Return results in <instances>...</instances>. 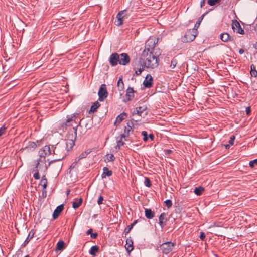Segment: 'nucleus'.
I'll use <instances>...</instances> for the list:
<instances>
[{
	"mask_svg": "<svg viewBox=\"0 0 257 257\" xmlns=\"http://www.w3.org/2000/svg\"><path fill=\"white\" fill-rule=\"evenodd\" d=\"M73 127V131L71 133L69 132L67 135V139L65 141L58 143L53 148V154L58 156L59 158L55 160L51 161V162L56 161H61L68 154L69 151L71 150L75 145V141L77 136V127Z\"/></svg>",
	"mask_w": 257,
	"mask_h": 257,
	"instance_id": "obj_1",
	"label": "nucleus"
},
{
	"mask_svg": "<svg viewBox=\"0 0 257 257\" xmlns=\"http://www.w3.org/2000/svg\"><path fill=\"white\" fill-rule=\"evenodd\" d=\"M147 50L149 52V53H147V57L146 58L145 61L144 60L142 61L140 60V62L141 65L143 64V65L147 68L152 69L157 67L159 65L158 58L156 57L153 53L150 52L149 49H147Z\"/></svg>",
	"mask_w": 257,
	"mask_h": 257,
	"instance_id": "obj_2",
	"label": "nucleus"
},
{
	"mask_svg": "<svg viewBox=\"0 0 257 257\" xmlns=\"http://www.w3.org/2000/svg\"><path fill=\"white\" fill-rule=\"evenodd\" d=\"M197 35V30L195 28L187 30L184 36L182 37V41L187 43L195 39Z\"/></svg>",
	"mask_w": 257,
	"mask_h": 257,
	"instance_id": "obj_3",
	"label": "nucleus"
},
{
	"mask_svg": "<svg viewBox=\"0 0 257 257\" xmlns=\"http://www.w3.org/2000/svg\"><path fill=\"white\" fill-rule=\"evenodd\" d=\"M175 244L171 241L163 243L160 245V249L164 254L167 255L174 249Z\"/></svg>",
	"mask_w": 257,
	"mask_h": 257,
	"instance_id": "obj_4",
	"label": "nucleus"
},
{
	"mask_svg": "<svg viewBox=\"0 0 257 257\" xmlns=\"http://www.w3.org/2000/svg\"><path fill=\"white\" fill-rule=\"evenodd\" d=\"M99 96L98 100L100 101H103L108 95V93L107 91L106 85L104 84L101 85L99 90L98 92Z\"/></svg>",
	"mask_w": 257,
	"mask_h": 257,
	"instance_id": "obj_5",
	"label": "nucleus"
},
{
	"mask_svg": "<svg viewBox=\"0 0 257 257\" xmlns=\"http://www.w3.org/2000/svg\"><path fill=\"white\" fill-rule=\"evenodd\" d=\"M79 116V113H75L70 115H67L66 121L62 124V126L66 128L67 126H71L72 124H71V122L75 121Z\"/></svg>",
	"mask_w": 257,
	"mask_h": 257,
	"instance_id": "obj_6",
	"label": "nucleus"
},
{
	"mask_svg": "<svg viewBox=\"0 0 257 257\" xmlns=\"http://www.w3.org/2000/svg\"><path fill=\"white\" fill-rule=\"evenodd\" d=\"M119 54L117 53H113L109 57V62L110 65L112 67L116 66L119 64Z\"/></svg>",
	"mask_w": 257,
	"mask_h": 257,
	"instance_id": "obj_7",
	"label": "nucleus"
},
{
	"mask_svg": "<svg viewBox=\"0 0 257 257\" xmlns=\"http://www.w3.org/2000/svg\"><path fill=\"white\" fill-rule=\"evenodd\" d=\"M130 57L127 53H122L119 54V64L126 65L130 62Z\"/></svg>",
	"mask_w": 257,
	"mask_h": 257,
	"instance_id": "obj_8",
	"label": "nucleus"
},
{
	"mask_svg": "<svg viewBox=\"0 0 257 257\" xmlns=\"http://www.w3.org/2000/svg\"><path fill=\"white\" fill-rule=\"evenodd\" d=\"M43 152L40 153V158L37 160L40 162L41 161V159L43 158L44 160L45 159L46 156L50 155L51 154V149L50 146L45 145L42 149Z\"/></svg>",
	"mask_w": 257,
	"mask_h": 257,
	"instance_id": "obj_9",
	"label": "nucleus"
},
{
	"mask_svg": "<svg viewBox=\"0 0 257 257\" xmlns=\"http://www.w3.org/2000/svg\"><path fill=\"white\" fill-rule=\"evenodd\" d=\"M232 28L234 32L240 34H243L244 33V30L241 27L239 23L236 20L233 21L232 24Z\"/></svg>",
	"mask_w": 257,
	"mask_h": 257,
	"instance_id": "obj_10",
	"label": "nucleus"
},
{
	"mask_svg": "<svg viewBox=\"0 0 257 257\" xmlns=\"http://www.w3.org/2000/svg\"><path fill=\"white\" fill-rule=\"evenodd\" d=\"M153 84V79L152 76L148 74L145 77L143 81V84L145 88H150L152 87Z\"/></svg>",
	"mask_w": 257,
	"mask_h": 257,
	"instance_id": "obj_11",
	"label": "nucleus"
},
{
	"mask_svg": "<svg viewBox=\"0 0 257 257\" xmlns=\"http://www.w3.org/2000/svg\"><path fill=\"white\" fill-rule=\"evenodd\" d=\"M167 221V214L164 212L162 213L159 217V224L162 228L166 225Z\"/></svg>",
	"mask_w": 257,
	"mask_h": 257,
	"instance_id": "obj_12",
	"label": "nucleus"
},
{
	"mask_svg": "<svg viewBox=\"0 0 257 257\" xmlns=\"http://www.w3.org/2000/svg\"><path fill=\"white\" fill-rule=\"evenodd\" d=\"M135 92V91L134 90L133 88L128 87L126 91V100H124V102H126L132 100L134 97Z\"/></svg>",
	"mask_w": 257,
	"mask_h": 257,
	"instance_id": "obj_13",
	"label": "nucleus"
},
{
	"mask_svg": "<svg viewBox=\"0 0 257 257\" xmlns=\"http://www.w3.org/2000/svg\"><path fill=\"white\" fill-rule=\"evenodd\" d=\"M63 209L64 206L63 204H61L57 207L53 214V218L54 219H56L58 217L60 213L63 211Z\"/></svg>",
	"mask_w": 257,
	"mask_h": 257,
	"instance_id": "obj_14",
	"label": "nucleus"
},
{
	"mask_svg": "<svg viewBox=\"0 0 257 257\" xmlns=\"http://www.w3.org/2000/svg\"><path fill=\"white\" fill-rule=\"evenodd\" d=\"M125 248L128 253L134 249L133 241L131 238L126 239Z\"/></svg>",
	"mask_w": 257,
	"mask_h": 257,
	"instance_id": "obj_15",
	"label": "nucleus"
},
{
	"mask_svg": "<svg viewBox=\"0 0 257 257\" xmlns=\"http://www.w3.org/2000/svg\"><path fill=\"white\" fill-rule=\"evenodd\" d=\"M178 58L176 56L173 58L171 61L169 68L171 69H175L177 67L179 68L180 66L178 65Z\"/></svg>",
	"mask_w": 257,
	"mask_h": 257,
	"instance_id": "obj_16",
	"label": "nucleus"
},
{
	"mask_svg": "<svg viewBox=\"0 0 257 257\" xmlns=\"http://www.w3.org/2000/svg\"><path fill=\"white\" fill-rule=\"evenodd\" d=\"M147 106L145 105L142 106L137 107L135 108V110L133 112V114H137L139 116H141L142 113L146 110Z\"/></svg>",
	"mask_w": 257,
	"mask_h": 257,
	"instance_id": "obj_17",
	"label": "nucleus"
},
{
	"mask_svg": "<svg viewBox=\"0 0 257 257\" xmlns=\"http://www.w3.org/2000/svg\"><path fill=\"white\" fill-rule=\"evenodd\" d=\"M127 116V114L125 112H123L117 116L116 118V120L114 122V125H117V124H119L122 120L125 119Z\"/></svg>",
	"mask_w": 257,
	"mask_h": 257,
	"instance_id": "obj_18",
	"label": "nucleus"
},
{
	"mask_svg": "<svg viewBox=\"0 0 257 257\" xmlns=\"http://www.w3.org/2000/svg\"><path fill=\"white\" fill-rule=\"evenodd\" d=\"M66 247L65 243L64 241L60 240L59 241L57 244L56 247L55 248V251H62L65 249Z\"/></svg>",
	"mask_w": 257,
	"mask_h": 257,
	"instance_id": "obj_19",
	"label": "nucleus"
},
{
	"mask_svg": "<svg viewBox=\"0 0 257 257\" xmlns=\"http://www.w3.org/2000/svg\"><path fill=\"white\" fill-rule=\"evenodd\" d=\"M112 175V171L109 170V169L104 167L103 168V173L101 175L102 178H105L106 176L110 177Z\"/></svg>",
	"mask_w": 257,
	"mask_h": 257,
	"instance_id": "obj_20",
	"label": "nucleus"
},
{
	"mask_svg": "<svg viewBox=\"0 0 257 257\" xmlns=\"http://www.w3.org/2000/svg\"><path fill=\"white\" fill-rule=\"evenodd\" d=\"M145 215L147 219H152L155 216V213L151 209H145Z\"/></svg>",
	"mask_w": 257,
	"mask_h": 257,
	"instance_id": "obj_21",
	"label": "nucleus"
},
{
	"mask_svg": "<svg viewBox=\"0 0 257 257\" xmlns=\"http://www.w3.org/2000/svg\"><path fill=\"white\" fill-rule=\"evenodd\" d=\"M40 142V141H37L36 142L29 141V145L26 146L25 149H27L31 151H33L37 147V143H39Z\"/></svg>",
	"mask_w": 257,
	"mask_h": 257,
	"instance_id": "obj_22",
	"label": "nucleus"
},
{
	"mask_svg": "<svg viewBox=\"0 0 257 257\" xmlns=\"http://www.w3.org/2000/svg\"><path fill=\"white\" fill-rule=\"evenodd\" d=\"M35 231L34 229L31 230V231L29 232L28 235L26 239V240L24 242V246H25L26 244H27L30 241L31 239L33 238L34 237V235L35 234Z\"/></svg>",
	"mask_w": 257,
	"mask_h": 257,
	"instance_id": "obj_23",
	"label": "nucleus"
},
{
	"mask_svg": "<svg viewBox=\"0 0 257 257\" xmlns=\"http://www.w3.org/2000/svg\"><path fill=\"white\" fill-rule=\"evenodd\" d=\"M220 38L222 41L227 42L231 40V36L227 33H223L220 35Z\"/></svg>",
	"mask_w": 257,
	"mask_h": 257,
	"instance_id": "obj_24",
	"label": "nucleus"
},
{
	"mask_svg": "<svg viewBox=\"0 0 257 257\" xmlns=\"http://www.w3.org/2000/svg\"><path fill=\"white\" fill-rule=\"evenodd\" d=\"M83 199L82 198H80L78 199H76V200L73 203V208L74 209L79 208L81 205Z\"/></svg>",
	"mask_w": 257,
	"mask_h": 257,
	"instance_id": "obj_25",
	"label": "nucleus"
},
{
	"mask_svg": "<svg viewBox=\"0 0 257 257\" xmlns=\"http://www.w3.org/2000/svg\"><path fill=\"white\" fill-rule=\"evenodd\" d=\"M99 251V247L96 245H94L92 246L90 249L89 251V253L90 255L92 256H95L96 253Z\"/></svg>",
	"mask_w": 257,
	"mask_h": 257,
	"instance_id": "obj_26",
	"label": "nucleus"
},
{
	"mask_svg": "<svg viewBox=\"0 0 257 257\" xmlns=\"http://www.w3.org/2000/svg\"><path fill=\"white\" fill-rule=\"evenodd\" d=\"M127 124V126H125L124 128V133L126 134H127V136H128L130 134V132H132L133 131V130L132 129V125H133V123L131 122L130 124V123L128 122Z\"/></svg>",
	"mask_w": 257,
	"mask_h": 257,
	"instance_id": "obj_27",
	"label": "nucleus"
},
{
	"mask_svg": "<svg viewBox=\"0 0 257 257\" xmlns=\"http://www.w3.org/2000/svg\"><path fill=\"white\" fill-rule=\"evenodd\" d=\"M100 106V103L96 101L94 102L91 106L90 112H94L96 111L97 109Z\"/></svg>",
	"mask_w": 257,
	"mask_h": 257,
	"instance_id": "obj_28",
	"label": "nucleus"
},
{
	"mask_svg": "<svg viewBox=\"0 0 257 257\" xmlns=\"http://www.w3.org/2000/svg\"><path fill=\"white\" fill-rule=\"evenodd\" d=\"M250 73L251 76L254 77H257V70L256 69V67L254 64H251L250 66Z\"/></svg>",
	"mask_w": 257,
	"mask_h": 257,
	"instance_id": "obj_29",
	"label": "nucleus"
},
{
	"mask_svg": "<svg viewBox=\"0 0 257 257\" xmlns=\"http://www.w3.org/2000/svg\"><path fill=\"white\" fill-rule=\"evenodd\" d=\"M39 164H40V163H39V161H38V162L36 164V167H35V170H34V171H35V173L34 174L33 177L36 180H38L40 178L39 173L38 172V167Z\"/></svg>",
	"mask_w": 257,
	"mask_h": 257,
	"instance_id": "obj_30",
	"label": "nucleus"
},
{
	"mask_svg": "<svg viewBox=\"0 0 257 257\" xmlns=\"http://www.w3.org/2000/svg\"><path fill=\"white\" fill-rule=\"evenodd\" d=\"M204 191V188L201 186L196 187L194 189V192L198 196L201 195L202 192Z\"/></svg>",
	"mask_w": 257,
	"mask_h": 257,
	"instance_id": "obj_31",
	"label": "nucleus"
},
{
	"mask_svg": "<svg viewBox=\"0 0 257 257\" xmlns=\"http://www.w3.org/2000/svg\"><path fill=\"white\" fill-rule=\"evenodd\" d=\"M87 235H90L91 238L95 239L98 236V234L97 233H93V229L92 228L89 229L87 232H86Z\"/></svg>",
	"mask_w": 257,
	"mask_h": 257,
	"instance_id": "obj_32",
	"label": "nucleus"
},
{
	"mask_svg": "<svg viewBox=\"0 0 257 257\" xmlns=\"http://www.w3.org/2000/svg\"><path fill=\"white\" fill-rule=\"evenodd\" d=\"M137 222H138V220H136L131 224L128 225L127 226V228H126L124 230L125 234L128 233L131 231V230L133 228V227L135 225V224H137Z\"/></svg>",
	"mask_w": 257,
	"mask_h": 257,
	"instance_id": "obj_33",
	"label": "nucleus"
},
{
	"mask_svg": "<svg viewBox=\"0 0 257 257\" xmlns=\"http://www.w3.org/2000/svg\"><path fill=\"white\" fill-rule=\"evenodd\" d=\"M123 21L124 19L122 18H116V19L114 22V24L117 26H120L123 24Z\"/></svg>",
	"mask_w": 257,
	"mask_h": 257,
	"instance_id": "obj_34",
	"label": "nucleus"
},
{
	"mask_svg": "<svg viewBox=\"0 0 257 257\" xmlns=\"http://www.w3.org/2000/svg\"><path fill=\"white\" fill-rule=\"evenodd\" d=\"M220 0H208L207 4L210 6H213L216 4L219 3Z\"/></svg>",
	"mask_w": 257,
	"mask_h": 257,
	"instance_id": "obj_35",
	"label": "nucleus"
},
{
	"mask_svg": "<svg viewBox=\"0 0 257 257\" xmlns=\"http://www.w3.org/2000/svg\"><path fill=\"white\" fill-rule=\"evenodd\" d=\"M126 10H123V11H120L117 14V16H116V18H122L123 19L124 17H125V13H126Z\"/></svg>",
	"mask_w": 257,
	"mask_h": 257,
	"instance_id": "obj_36",
	"label": "nucleus"
},
{
	"mask_svg": "<svg viewBox=\"0 0 257 257\" xmlns=\"http://www.w3.org/2000/svg\"><path fill=\"white\" fill-rule=\"evenodd\" d=\"M89 152H86V151L81 153L80 154V155L79 156V157H78V161H79L80 160H81L82 159L86 158V156H87V155L89 154Z\"/></svg>",
	"mask_w": 257,
	"mask_h": 257,
	"instance_id": "obj_37",
	"label": "nucleus"
},
{
	"mask_svg": "<svg viewBox=\"0 0 257 257\" xmlns=\"http://www.w3.org/2000/svg\"><path fill=\"white\" fill-rule=\"evenodd\" d=\"M144 185L148 187H150L151 186V182L149 178H145Z\"/></svg>",
	"mask_w": 257,
	"mask_h": 257,
	"instance_id": "obj_38",
	"label": "nucleus"
},
{
	"mask_svg": "<svg viewBox=\"0 0 257 257\" xmlns=\"http://www.w3.org/2000/svg\"><path fill=\"white\" fill-rule=\"evenodd\" d=\"M142 67H140L137 70H136L134 74V76L135 75H139L141 74L142 72L144 70V66L142 64Z\"/></svg>",
	"mask_w": 257,
	"mask_h": 257,
	"instance_id": "obj_39",
	"label": "nucleus"
},
{
	"mask_svg": "<svg viewBox=\"0 0 257 257\" xmlns=\"http://www.w3.org/2000/svg\"><path fill=\"white\" fill-rule=\"evenodd\" d=\"M124 142L122 140H118L117 141V145L115 147V148L117 149H120V147L124 145Z\"/></svg>",
	"mask_w": 257,
	"mask_h": 257,
	"instance_id": "obj_40",
	"label": "nucleus"
},
{
	"mask_svg": "<svg viewBox=\"0 0 257 257\" xmlns=\"http://www.w3.org/2000/svg\"><path fill=\"white\" fill-rule=\"evenodd\" d=\"M142 135L143 136V140L145 142H146L148 140V134L146 131H142Z\"/></svg>",
	"mask_w": 257,
	"mask_h": 257,
	"instance_id": "obj_41",
	"label": "nucleus"
},
{
	"mask_svg": "<svg viewBox=\"0 0 257 257\" xmlns=\"http://www.w3.org/2000/svg\"><path fill=\"white\" fill-rule=\"evenodd\" d=\"M257 165V159L250 161L249 163V165L251 168H253Z\"/></svg>",
	"mask_w": 257,
	"mask_h": 257,
	"instance_id": "obj_42",
	"label": "nucleus"
},
{
	"mask_svg": "<svg viewBox=\"0 0 257 257\" xmlns=\"http://www.w3.org/2000/svg\"><path fill=\"white\" fill-rule=\"evenodd\" d=\"M117 86H118V87H121V88H123L124 84H123L122 78H119V79L117 82Z\"/></svg>",
	"mask_w": 257,
	"mask_h": 257,
	"instance_id": "obj_43",
	"label": "nucleus"
},
{
	"mask_svg": "<svg viewBox=\"0 0 257 257\" xmlns=\"http://www.w3.org/2000/svg\"><path fill=\"white\" fill-rule=\"evenodd\" d=\"M115 159V157L112 154H108L107 157V160L108 161H113Z\"/></svg>",
	"mask_w": 257,
	"mask_h": 257,
	"instance_id": "obj_44",
	"label": "nucleus"
},
{
	"mask_svg": "<svg viewBox=\"0 0 257 257\" xmlns=\"http://www.w3.org/2000/svg\"><path fill=\"white\" fill-rule=\"evenodd\" d=\"M164 203H165L166 206L168 208H170L172 206V201L170 199L166 200V201H165Z\"/></svg>",
	"mask_w": 257,
	"mask_h": 257,
	"instance_id": "obj_45",
	"label": "nucleus"
},
{
	"mask_svg": "<svg viewBox=\"0 0 257 257\" xmlns=\"http://www.w3.org/2000/svg\"><path fill=\"white\" fill-rule=\"evenodd\" d=\"M204 14H203V15H202L198 20V21H197V22L196 23L195 25V27H199V26L200 25V23L201 22V21L202 20L204 16Z\"/></svg>",
	"mask_w": 257,
	"mask_h": 257,
	"instance_id": "obj_46",
	"label": "nucleus"
},
{
	"mask_svg": "<svg viewBox=\"0 0 257 257\" xmlns=\"http://www.w3.org/2000/svg\"><path fill=\"white\" fill-rule=\"evenodd\" d=\"M6 127L3 125L0 128V137L6 133Z\"/></svg>",
	"mask_w": 257,
	"mask_h": 257,
	"instance_id": "obj_47",
	"label": "nucleus"
},
{
	"mask_svg": "<svg viewBox=\"0 0 257 257\" xmlns=\"http://www.w3.org/2000/svg\"><path fill=\"white\" fill-rule=\"evenodd\" d=\"M104 200L103 197L101 195H100L98 200H97V203L98 205H101L103 203V201Z\"/></svg>",
	"mask_w": 257,
	"mask_h": 257,
	"instance_id": "obj_48",
	"label": "nucleus"
},
{
	"mask_svg": "<svg viewBox=\"0 0 257 257\" xmlns=\"http://www.w3.org/2000/svg\"><path fill=\"white\" fill-rule=\"evenodd\" d=\"M235 139V137L234 136H231L230 138V140H229V144H230L231 145H233Z\"/></svg>",
	"mask_w": 257,
	"mask_h": 257,
	"instance_id": "obj_49",
	"label": "nucleus"
},
{
	"mask_svg": "<svg viewBox=\"0 0 257 257\" xmlns=\"http://www.w3.org/2000/svg\"><path fill=\"white\" fill-rule=\"evenodd\" d=\"M78 161V160L77 161V160H75V162H73V163L70 165V168H70L71 170L73 169L74 168H75L76 167L77 165Z\"/></svg>",
	"mask_w": 257,
	"mask_h": 257,
	"instance_id": "obj_50",
	"label": "nucleus"
},
{
	"mask_svg": "<svg viewBox=\"0 0 257 257\" xmlns=\"http://www.w3.org/2000/svg\"><path fill=\"white\" fill-rule=\"evenodd\" d=\"M44 183H47V179L45 175L43 176V177H42V179L41 180L40 184H44Z\"/></svg>",
	"mask_w": 257,
	"mask_h": 257,
	"instance_id": "obj_51",
	"label": "nucleus"
},
{
	"mask_svg": "<svg viewBox=\"0 0 257 257\" xmlns=\"http://www.w3.org/2000/svg\"><path fill=\"white\" fill-rule=\"evenodd\" d=\"M199 237H200V238L202 240H203L205 238V237H206L205 234L204 232H201L200 233Z\"/></svg>",
	"mask_w": 257,
	"mask_h": 257,
	"instance_id": "obj_52",
	"label": "nucleus"
},
{
	"mask_svg": "<svg viewBox=\"0 0 257 257\" xmlns=\"http://www.w3.org/2000/svg\"><path fill=\"white\" fill-rule=\"evenodd\" d=\"M245 112L247 115H249L251 112V108L250 107H247L246 108Z\"/></svg>",
	"mask_w": 257,
	"mask_h": 257,
	"instance_id": "obj_53",
	"label": "nucleus"
},
{
	"mask_svg": "<svg viewBox=\"0 0 257 257\" xmlns=\"http://www.w3.org/2000/svg\"><path fill=\"white\" fill-rule=\"evenodd\" d=\"M206 0H201L200 2V7L201 8H202L204 7L205 5Z\"/></svg>",
	"mask_w": 257,
	"mask_h": 257,
	"instance_id": "obj_54",
	"label": "nucleus"
},
{
	"mask_svg": "<svg viewBox=\"0 0 257 257\" xmlns=\"http://www.w3.org/2000/svg\"><path fill=\"white\" fill-rule=\"evenodd\" d=\"M120 137V140H122L123 138H124L127 136V134H126L124 133V134H121Z\"/></svg>",
	"mask_w": 257,
	"mask_h": 257,
	"instance_id": "obj_55",
	"label": "nucleus"
},
{
	"mask_svg": "<svg viewBox=\"0 0 257 257\" xmlns=\"http://www.w3.org/2000/svg\"><path fill=\"white\" fill-rule=\"evenodd\" d=\"M148 137H149L151 140H153L154 139V136L153 134H150L149 135Z\"/></svg>",
	"mask_w": 257,
	"mask_h": 257,
	"instance_id": "obj_56",
	"label": "nucleus"
},
{
	"mask_svg": "<svg viewBox=\"0 0 257 257\" xmlns=\"http://www.w3.org/2000/svg\"><path fill=\"white\" fill-rule=\"evenodd\" d=\"M244 49H242V48H241V49H240L239 50V53L240 54H242L243 53H244Z\"/></svg>",
	"mask_w": 257,
	"mask_h": 257,
	"instance_id": "obj_57",
	"label": "nucleus"
},
{
	"mask_svg": "<svg viewBox=\"0 0 257 257\" xmlns=\"http://www.w3.org/2000/svg\"><path fill=\"white\" fill-rule=\"evenodd\" d=\"M41 185L42 186L43 189H45L47 187V183H44V184H41Z\"/></svg>",
	"mask_w": 257,
	"mask_h": 257,
	"instance_id": "obj_58",
	"label": "nucleus"
},
{
	"mask_svg": "<svg viewBox=\"0 0 257 257\" xmlns=\"http://www.w3.org/2000/svg\"><path fill=\"white\" fill-rule=\"evenodd\" d=\"M253 47L255 49L257 50V41L253 44Z\"/></svg>",
	"mask_w": 257,
	"mask_h": 257,
	"instance_id": "obj_59",
	"label": "nucleus"
},
{
	"mask_svg": "<svg viewBox=\"0 0 257 257\" xmlns=\"http://www.w3.org/2000/svg\"><path fill=\"white\" fill-rule=\"evenodd\" d=\"M166 152L167 154H169L172 152V151L171 150H166Z\"/></svg>",
	"mask_w": 257,
	"mask_h": 257,
	"instance_id": "obj_60",
	"label": "nucleus"
},
{
	"mask_svg": "<svg viewBox=\"0 0 257 257\" xmlns=\"http://www.w3.org/2000/svg\"><path fill=\"white\" fill-rule=\"evenodd\" d=\"M230 145H230V144H227V145H225V148L226 149H229L230 148Z\"/></svg>",
	"mask_w": 257,
	"mask_h": 257,
	"instance_id": "obj_61",
	"label": "nucleus"
},
{
	"mask_svg": "<svg viewBox=\"0 0 257 257\" xmlns=\"http://www.w3.org/2000/svg\"><path fill=\"white\" fill-rule=\"evenodd\" d=\"M254 30L257 33V23L255 24L254 26Z\"/></svg>",
	"mask_w": 257,
	"mask_h": 257,
	"instance_id": "obj_62",
	"label": "nucleus"
},
{
	"mask_svg": "<svg viewBox=\"0 0 257 257\" xmlns=\"http://www.w3.org/2000/svg\"><path fill=\"white\" fill-rule=\"evenodd\" d=\"M155 45V43L153 42V43L152 45V48H153L154 47Z\"/></svg>",
	"mask_w": 257,
	"mask_h": 257,
	"instance_id": "obj_63",
	"label": "nucleus"
},
{
	"mask_svg": "<svg viewBox=\"0 0 257 257\" xmlns=\"http://www.w3.org/2000/svg\"><path fill=\"white\" fill-rule=\"evenodd\" d=\"M149 42H151V39H149V40L147 41V43H149Z\"/></svg>",
	"mask_w": 257,
	"mask_h": 257,
	"instance_id": "obj_64",
	"label": "nucleus"
}]
</instances>
